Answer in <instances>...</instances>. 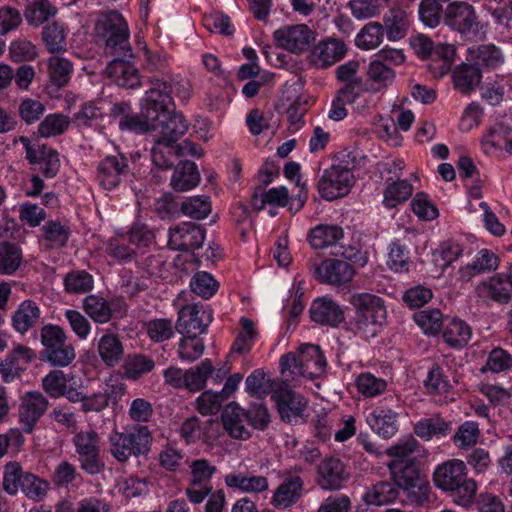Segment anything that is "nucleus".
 <instances>
[{
    "mask_svg": "<svg viewBox=\"0 0 512 512\" xmlns=\"http://www.w3.org/2000/svg\"><path fill=\"white\" fill-rule=\"evenodd\" d=\"M479 436L478 424L473 421H466L458 427L457 432L453 436V441L457 447L467 449L477 443Z\"/></svg>",
    "mask_w": 512,
    "mask_h": 512,
    "instance_id": "obj_58",
    "label": "nucleus"
},
{
    "mask_svg": "<svg viewBox=\"0 0 512 512\" xmlns=\"http://www.w3.org/2000/svg\"><path fill=\"white\" fill-rule=\"evenodd\" d=\"M151 442V432L145 425H137L126 432H114L109 437L110 452L119 462L147 454Z\"/></svg>",
    "mask_w": 512,
    "mask_h": 512,
    "instance_id": "obj_6",
    "label": "nucleus"
},
{
    "mask_svg": "<svg viewBox=\"0 0 512 512\" xmlns=\"http://www.w3.org/2000/svg\"><path fill=\"white\" fill-rule=\"evenodd\" d=\"M48 248H61L69 238V229L56 221H48L42 228Z\"/></svg>",
    "mask_w": 512,
    "mask_h": 512,
    "instance_id": "obj_57",
    "label": "nucleus"
},
{
    "mask_svg": "<svg viewBox=\"0 0 512 512\" xmlns=\"http://www.w3.org/2000/svg\"><path fill=\"white\" fill-rule=\"evenodd\" d=\"M190 286L194 293L208 299L216 293L218 283L207 272H198L192 278Z\"/></svg>",
    "mask_w": 512,
    "mask_h": 512,
    "instance_id": "obj_64",
    "label": "nucleus"
},
{
    "mask_svg": "<svg viewBox=\"0 0 512 512\" xmlns=\"http://www.w3.org/2000/svg\"><path fill=\"white\" fill-rule=\"evenodd\" d=\"M358 392L365 397H376L382 394L387 388V382L378 378L372 373H362L356 379Z\"/></svg>",
    "mask_w": 512,
    "mask_h": 512,
    "instance_id": "obj_55",
    "label": "nucleus"
},
{
    "mask_svg": "<svg viewBox=\"0 0 512 512\" xmlns=\"http://www.w3.org/2000/svg\"><path fill=\"white\" fill-rule=\"evenodd\" d=\"M240 326L241 329L232 345V352L243 354L251 350L257 330L254 322L246 317L240 319Z\"/></svg>",
    "mask_w": 512,
    "mask_h": 512,
    "instance_id": "obj_51",
    "label": "nucleus"
},
{
    "mask_svg": "<svg viewBox=\"0 0 512 512\" xmlns=\"http://www.w3.org/2000/svg\"><path fill=\"white\" fill-rule=\"evenodd\" d=\"M128 161L123 155L107 156L98 168V177L101 185L106 189L115 188L121 177L128 174Z\"/></svg>",
    "mask_w": 512,
    "mask_h": 512,
    "instance_id": "obj_20",
    "label": "nucleus"
},
{
    "mask_svg": "<svg viewBox=\"0 0 512 512\" xmlns=\"http://www.w3.org/2000/svg\"><path fill=\"white\" fill-rule=\"evenodd\" d=\"M303 491V480L289 475L274 492L272 504L277 508H287L298 501Z\"/></svg>",
    "mask_w": 512,
    "mask_h": 512,
    "instance_id": "obj_27",
    "label": "nucleus"
},
{
    "mask_svg": "<svg viewBox=\"0 0 512 512\" xmlns=\"http://www.w3.org/2000/svg\"><path fill=\"white\" fill-rule=\"evenodd\" d=\"M398 414L391 409L376 408L370 416L369 423L378 434L390 438L397 431L396 418Z\"/></svg>",
    "mask_w": 512,
    "mask_h": 512,
    "instance_id": "obj_39",
    "label": "nucleus"
},
{
    "mask_svg": "<svg viewBox=\"0 0 512 512\" xmlns=\"http://www.w3.org/2000/svg\"><path fill=\"white\" fill-rule=\"evenodd\" d=\"M179 342L178 353L182 360L195 361L199 359L205 350L204 342L198 334H183Z\"/></svg>",
    "mask_w": 512,
    "mask_h": 512,
    "instance_id": "obj_54",
    "label": "nucleus"
},
{
    "mask_svg": "<svg viewBox=\"0 0 512 512\" xmlns=\"http://www.w3.org/2000/svg\"><path fill=\"white\" fill-rule=\"evenodd\" d=\"M56 8L49 0H27L25 19L32 26H39L56 14Z\"/></svg>",
    "mask_w": 512,
    "mask_h": 512,
    "instance_id": "obj_41",
    "label": "nucleus"
},
{
    "mask_svg": "<svg viewBox=\"0 0 512 512\" xmlns=\"http://www.w3.org/2000/svg\"><path fill=\"white\" fill-rule=\"evenodd\" d=\"M149 83L154 84L161 93L160 96H156L155 100L158 102L163 100V107L159 111L161 115H158L157 120L153 123L155 128L152 131L159 133L155 139L166 143H177L179 138L186 133L188 123L182 114L170 112L168 109V105L172 102V85L156 76L150 78Z\"/></svg>",
    "mask_w": 512,
    "mask_h": 512,
    "instance_id": "obj_4",
    "label": "nucleus"
},
{
    "mask_svg": "<svg viewBox=\"0 0 512 512\" xmlns=\"http://www.w3.org/2000/svg\"><path fill=\"white\" fill-rule=\"evenodd\" d=\"M47 70L50 83L62 88L70 81L73 65L68 59L54 55L48 59Z\"/></svg>",
    "mask_w": 512,
    "mask_h": 512,
    "instance_id": "obj_37",
    "label": "nucleus"
},
{
    "mask_svg": "<svg viewBox=\"0 0 512 512\" xmlns=\"http://www.w3.org/2000/svg\"><path fill=\"white\" fill-rule=\"evenodd\" d=\"M205 240V230L192 222H184L169 229L168 246L187 252L198 249Z\"/></svg>",
    "mask_w": 512,
    "mask_h": 512,
    "instance_id": "obj_13",
    "label": "nucleus"
},
{
    "mask_svg": "<svg viewBox=\"0 0 512 512\" xmlns=\"http://www.w3.org/2000/svg\"><path fill=\"white\" fill-rule=\"evenodd\" d=\"M280 368L286 381H294L297 377L314 379L325 373L326 360L319 346L302 344L297 351L281 357Z\"/></svg>",
    "mask_w": 512,
    "mask_h": 512,
    "instance_id": "obj_3",
    "label": "nucleus"
},
{
    "mask_svg": "<svg viewBox=\"0 0 512 512\" xmlns=\"http://www.w3.org/2000/svg\"><path fill=\"white\" fill-rule=\"evenodd\" d=\"M413 187L407 180L388 179V185L384 192V204L388 208H394L406 201L412 195Z\"/></svg>",
    "mask_w": 512,
    "mask_h": 512,
    "instance_id": "obj_42",
    "label": "nucleus"
},
{
    "mask_svg": "<svg viewBox=\"0 0 512 512\" xmlns=\"http://www.w3.org/2000/svg\"><path fill=\"white\" fill-rule=\"evenodd\" d=\"M311 319L320 324L337 326L344 320V314L339 305L328 298L316 299L310 308Z\"/></svg>",
    "mask_w": 512,
    "mask_h": 512,
    "instance_id": "obj_25",
    "label": "nucleus"
},
{
    "mask_svg": "<svg viewBox=\"0 0 512 512\" xmlns=\"http://www.w3.org/2000/svg\"><path fill=\"white\" fill-rule=\"evenodd\" d=\"M354 274L351 264L338 259H326L315 269V276L320 282L336 286L349 283Z\"/></svg>",
    "mask_w": 512,
    "mask_h": 512,
    "instance_id": "obj_17",
    "label": "nucleus"
},
{
    "mask_svg": "<svg viewBox=\"0 0 512 512\" xmlns=\"http://www.w3.org/2000/svg\"><path fill=\"white\" fill-rule=\"evenodd\" d=\"M444 23L462 35L476 33L479 25L474 7L461 1L447 5L444 11Z\"/></svg>",
    "mask_w": 512,
    "mask_h": 512,
    "instance_id": "obj_12",
    "label": "nucleus"
},
{
    "mask_svg": "<svg viewBox=\"0 0 512 512\" xmlns=\"http://www.w3.org/2000/svg\"><path fill=\"white\" fill-rule=\"evenodd\" d=\"M399 490L392 481H379L367 489L363 501L367 505L381 506L395 501Z\"/></svg>",
    "mask_w": 512,
    "mask_h": 512,
    "instance_id": "obj_33",
    "label": "nucleus"
},
{
    "mask_svg": "<svg viewBox=\"0 0 512 512\" xmlns=\"http://www.w3.org/2000/svg\"><path fill=\"white\" fill-rule=\"evenodd\" d=\"M70 378L62 370H52L42 379V388L51 398H60Z\"/></svg>",
    "mask_w": 512,
    "mask_h": 512,
    "instance_id": "obj_56",
    "label": "nucleus"
},
{
    "mask_svg": "<svg viewBox=\"0 0 512 512\" xmlns=\"http://www.w3.org/2000/svg\"><path fill=\"white\" fill-rule=\"evenodd\" d=\"M95 37L104 45V52L111 57H133L127 21L117 11L99 15L95 22Z\"/></svg>",
    "mask_w": 512,
    "mask_h": 512,
    "instance_id": "obj_1",
    "label": "nucleus"
},
{
    "mask_svg": "<svg viewBox=\"0 0 512 512\" xmlns=\"http://www.w3.org/2000/svg\"><path fill=\"white\" fill-rule=\"evenodd\" d=\"M94 286L92 275L84 270H74L64 277V287L68 293L83 294L91 291Z\"/></svg>",
    "mask_w": 512,
    "mask_h": 512,
    "instance_id": "obj_52",
    "label": "nucleus"
},
{
    "mask_svg": "<svg viewBox=\"0 0 512 512\" xmlns=\"http://www.w3.org/2000/svg\"><path fill=\"white\" fill-rule=\"evenodd\" d=\"M347 52L343 41L330 38L319 42L312 51V63L319 68H327L341 60Z\"/></svg>",
    "mask_w": 512,
    "mask_h": 512,
    "instance_id": "obj_23",
    "label": "nucleus"
},
{
    "mask_svg": "<svg viewBox=\"0 0 512 512\" xmlns=\"http://www.w3.org/2000/svg\"><path fill=\"white\" fill-rule=\"evenodd\" d=\"M480 69L471 64H462L452 73L453 85L460 93L467 95L474 91L481 83Z\"/></svg>",
    "mask_w": 512,
    "mask_h": 512,
    "instance_id": "obj_31",
    "label": "nucleus"
},
{
    "mask_svg": "<svg viewBox=\"0 0 512 512\" xmlns=\"http://www.w3.org/2000/svg\"><path fill=\"white\" fill-rule=\"evenodd\" d=\"M498 266L499 257L488 249H482L471 264L461 268L460 275L462 279L469 281L475 275L495 271Z\"/></svg>",
    "mask_w": 512,
    "mask_h": 512,
    "instance_id": "obj_32",
    "label": "nucleus"
},
{
    "mask_svg": "<svg viewBox=\"0 0 512 512\" xmlns=\"http://www.w3.org/2000/svg\"><path fill=\"white\" fill-rule=\"evenodd\" d=\"M225 483L228 487L248 493H258L268 489V480L264 476L229 474L225 477Z\"/></svg>",
    "mask_w": 512,
    "mask_h": 512,
    "instance_id": "obj_38",
    "label": "nucleus"
},
{
    "mask_svg": "<svg viewBox=\"0 0 512 512\" xmlns=\"http://www.w3.org/2000/svg\"><path fill=\"white\" fill-rule=\"evenodd\" d=\"M436 487L450 492L454 501L464 507L475 499L477 484L466 476V465L458 459L448 460L439 465L433 474Z\"/></svg>",
    "mask_w": 512,
    "mask_h": 512,
    "instance_id": "obj_2",
    "label": "nucleus"
},
{
    "mask_svg": "<svg viewBox=\"0 0 512 512\" xmlns=\"http://www.w3.org/2000/svg\"><path fill=\"white\" fill-rule=\"evenodd\" d=\"M42 37L47 49L51 53L65 49V31L58 23L54 22L44 27Z\"/></svg>",
    "mask_w": 512,
    "mask_h": 512,
    "instance_id": "obj_63",
    "label": "nucleus"
},
{
    "mask_svg": "<svg viewBox=\"0 0 512 512\" xmlns=\"http://www.w3.org/2000/svg\"><path fill=\"white\" fill-rule=\"evenodd\" d=\"M34 358V352L26 346L18 345L0 362V373L4 382H12L19 377L25 366Z\"/></svg>",
    "mask_w": 512,
    "mask_h": 512,
    "instance_id": "obj_21",
    "label": "nucleus"
},
{
    "mask_svg": "<svg viewBox=\"0 0 512 512\" xmlns=\"http://www.w3.org/2000/svg\"><path fill=\"white\" fill-rule=\"evenodd\" d=\"M387 454L405 463H413L414 459L424 454V449L415 438L409 437L388 448Z\"/></svg>",
    "mask_w": 512,
    "mask_h": 512,
    "instance_id": "obj_44",
    "label": "nucleus"
},
{
    "mask_svg": "<svg viewBox=\"0 0 512 512\" xmlns=\"http://www.w3.org/2000/svg\"><path fill=\"white\" fill-rule=\"evenodd\" d=\"M151 156L155 166L163 170L170 169L177 157L181 156V148L178 143H166L155 139Z\"/></svg>",
    "mask_w": 512,
    "mask_h": 512,
    "instance_id": "obj_35",
    "label": "nucleus"
},
{
    "mask_svg": "<svg viewBox=\"0 0 512 512\" xmlns=\"http://www.w3.org/2000/svg\"><path fill=\"white\" fill-rule=\"evenodd\" d=\"M408 18L405 11L391 9L384 17V26L390 41L404 38L408 30Z\"/></svg>",
    "mask_w": 512,
    "mask_h": 512,
    "instance_id": "obj_40",
    "label": "nucleus"
},
{
    "mask_svg": "<svg viewBox=\"0 0 512 512\" xmlns=\"http://www.w3.org/2000/svg\"><path fill=\"white\" fill-rule=\"evenodd\" d=\"M283 378V382L273 391L272 398L276 402L282 420L292 422L300 417L306 407L304 398L293 391Z\"/></svg>",
    "mask_w": 512,
    "mask_h": 512,
    "instance_id": "obj_14",
    "label": "nucleus"
},
{
    "mask_svg": "<svg viewBox=\"0 0 512 512\" xmlns=\"http://www.w3.org/2000/svg\"><path fill=\"white\" fill-rule=\"evenodd\" d=\"M276 45L289 52L301 54L315 41L314 32L305 24L286 26L273 33Z\"/></svg>",
    "mask_w": 512,
    "mask_h": 512,
    "instance_id": "obj_11",
    "label": "nucleus"
},
{
    "mask_svg": "<svg viewBox=\"0 0 512 512\" xmlns=\"http://www.w3.org/2000/svg\"><path fill=\"white\" fill-rule=\"evenodd\" d=\"M222 422L227 433L235 439L246 440L250 431L245 427L247 422L245 410L236 403H230L222 413Z\"/></svg>",
    "mask_w": 512,
    "mask_h": 512,
    "instance_id": "obj_26",
    "label": "nucleus"
},
{
    "mask_svg": "<svg viewBox=\"0 0 512 512\" xmlns=\"http://www.w3.org/2000/svg\"><path fill=\"white\" fill-rule=\"evenodd\" d=\"M67 336L62 328L56 325H46L41 329V342L44 350L42 360L52 366L66 367L70 365L76 352L72 344L66 342Z\"/></svg>",
    "mask_w": 512,
    "mask_h": 512,
    "instance_id": "obj_7",
    "label": "nucleus"
},
{
    "mask_svg": "<svg viewBox=\"0 0 512 512\" xmlns=\"http://www.w3.org/2000/svg\"><path fill=\"white\" fill-rule=\"evenodd\" d=\"M214 372L211 360L205 359L197 367L185 371V388L196 392L205 387L207 377Z\"/></svg>",
    "mask_w": 512,
    "mask_h": 512,
    "instance_id": "obj_45",
    "label": "nucleus"
},
{
    "mask_svg": "<svg viewBox=\"0 0 512 512\" xmlns=\"http://www.w3.org/2000/svg\"><path fill=\"white\" fill-rule=\"evenodd\" d=\"M452 429L450 422H445L440 417H434L419 421L415 427V434L425 440H430L433 436L447 435Z\"/></svg>",
    "mask_w": 512,
    "mask_h": 512,
    "instance_id": "obj_48",
    "label": "nucleus"
},
{
    "mask_svg": "<svg viewBox=\"0 0 512 512\" xmlns=\"http://www.w3.org/2000/svg\"><path fill=\"white\" fill-rule=\"evenodd\" d=\"M353 184L354 175L350 169L332 166L319 180L318 190L323 198L331 201L347 195Z\"/></svg>",
    "mask_w": 512,
    "mask_h": 512,
    "instance_id": "obj_10",
    "label": "nucleus"
},
{
    "mask_svg": "<svg viewBox=\"0 0 512 512\" xmlns=\"http://www.w3.org/2000/svg\"><path fill=\"white\" fill-rule=\"evenodd\" d=\"M49 406L48 399L39 391H29L20 399L19 421L23 431L31 433Z\"/></svg>",
    "mask_w": 512,
    "mask_h": 512,
    "instance_id": "obj_15",
    "label": "nucleus"
},
{
    "mask_svg": "<svg viewBox=\"0 0 512 512\" xmlns=\"http://www.w3.org/2000/svg\"><path fill=\"white\" fill-rule=\"evenodd\" d=\"M49 483L31 473H26L22 480V492L34 501H41L47 495Z\"/></svg>",
    "mask_w": 512,
    "mask_h": 512,
    "instance_id": "obj_60",
    "label": "nucleus"
},
{
    "mask_svg": "<svg viewBox=\"0 0 512 512\" xmlns=\"http://www.w3.org/2000/svg\"><path fill=\"white\" fill-rule=\"evenodd\" d=\"M367 78L371 82L369 90L379 92L393 83L395 72L381 60H374L368 66Z\"/></svg>",
    "mask_w": 512,
    "mask_h": 512,
    "instance_id": "obj_36",
    "label": "nucleus"
},
{
    "mask_svg": "<svg viewBox=\"0 0 512 512\" xmlns=\"http://www.w3.org/2000/svg\"><path fill=\"white\" fill-rule=\"evenodd\" d=\"M475 59L479 65L491 69L501 66L505 61L502 51L492 44L479 46L476 50Z\"/></svg>",
    "mask_w": 512,
    "mask_h": 512,
    "instance_id": "obj_62",
    "label": "nucleus"
},
{
    "mask_svg": "<svg viewBox=\"0 0 512 512\" xmlns=\"http://www.w3.org/2000/svg\"><path fill=\"white\" fill-rule=\"evenodd\" d=\"M159 89L154 85L150 84L149 90L146 92V96L142 103V109L140 115H131L121 119L119 126L121 129H129L135 132H149L152 131L155 126L153 123L157 120L159 111L163 107V100L158 102L156 96H160Z\"/></svg>",
    "mask_w": 512,
    "mask_h": 512,
    "instance_id": "obj_9",
    "label": "nucleus"
},
{
    "mask_svg": "<svg viewBox=\"0 0 512 512\" xmlns=\"http://www.w3.org/2000/svg\"><path fill=\"white\" fill-rule=\"evenodd\" d=\"M181 211L191 218L204 219L211 212L209 198L204 196L190 197L181 204Z\"/></svg>",
    "mask_w": 512,
    "mask_h": 512,
    "instance_id": "obj_59",
    "label": "nucleus"
},
{
    "mask_svg": "<svg viewBox=\"0 0 512 512\" xmlns=\"http://www.w3.org/2000/svg\"><path fill=\"white\" fill-rule=\"evenodd\" d=\"M212 321V312L203 305H186L180 309L177 330L181 334H202Z\"/></svg>",
    "mask_w": 512,
    "mask_h": 512,
    "instance_id": "obj_16",
    "label": "nucleus"
},
{
    "mask_svg": "<svg viewBox=\"0 0 512 512\" xmlns=\"http://www.w3.org/2000/svg\"><path fill=\"white\" fill-rule=\"evenodd\" d=\"M22 262V251L15 244L0 243V274H12Z\"/></svg>",
    "mask_w": 512,
    "mask_h": 512,
    "instance_id": "obj_49",
    "label": "nucleus"
},
{
    "mask_svg": "<svg viewBox=\"0 0 512 512\" xmlns=\"http://www.w3.org/2000/svg\"><path fill=\"white\" fill-rule=\"evenodd\" d=\"M130 58L113 57L106 68V73L118 86L134 89L140 86L141 80L137 68L130 63Z\"/></svg>",
    "mask_w": 512,
    "mask_h": 512,
    "instance_id": "obj_19",
    "label": "nucleus"
},
{
    "mask_svg": "<svg viewBox=\"0 0 512 512\" xmlns=\"http://www.w3.org/2000/svg\"><path fill=\"white\" fill-rule=\"evenodd\" d=\"M389 468L392 470V482L396 484L397 489L405 491L412 502L420 504L427 499L429 487L420 478L414 463L395 460L389 465Z\"/></svg>",
    "mask_w": 512,
    "mask_h": 512,
    "instance_id": "obj_8",
    "label": "nucleus"
},
{
    "mask_svg": "<svg viewBox=\"0 0 512 512\" xmlns=\"http://www.w3.org/2000/svg\"><path fill=\"white\" fill-rule=\"evenodd\" d=\"M343 237V230L338 226H318L311 230L309 242L314 249L335 246Z\"/></svg>",
    "mask_w": 512,
    "mask_h": 512,
    "instance_id": "obj_43",
    "label": "nucleus"
},
{
    "mask_svg": "<svg viewBox=\"0 0 512 512\" xmlns=\"http://www.w3.org/2000/svg\"><path fill=\"white\" fill-rule=\"evenodd\" d=\"M413 318L425 334L436 335L442 329L443 315L439 309L418 311Z\"/></svg>",
    "mask_w": 512,
    "mask_h": 512,
    "instance_id": "obj_53",
    "label": "nucleus"
},
{
    "mask_svg": "<svg viewBox=\"0 0 512 512\" xmlns=\"http://www.w3.org/2000/svg\"><path fill=\"white\" fill-rule=\"evenodd\" d=\"M443 337L448 345L463 347L471 338V328L464 321L453 319L445 328Z\"/></svg>",
    "mask_w": 512,
    "mask_h": 512,
    "instance_id": "obj_46",
    "label": "nucleus"
},
{
    "mask_svg": "<svg viewBox=\"0 0 512 512\" xmlns=\"http://www.w3.org/2000/svg\"><path fill=\"white\" fill-rule=\"evenodd\" d=\"M383 36V25L378 22H370L357 34L355 43L363 50H371L377 48L381 44Z\"/></svg>",
    "mask_w": 512,
    "mask_h": 512,
    "instance_id": "obj_47",
    "label": "nucleus"
},
{
    "mask_svg": "<svg viewBox=\"0 0 512 512\" xmlns=\"http://www.w3.org/2000/svg\"><path fill=\"white\" fill-rule=\"evenodd\" d=\"M348 477L345 465L338 458H325L317 466L316 482L324 490H339Z\"/></svg>",
    "mask_w": 512,
    "mask_h": 512,
    "instance_id": "obj_18",
    "label": "nucleus"
},
{
    "mask_svg": "<svg viewBox=\"0 0 512 512\" xmlns=\"http://www.w3.org/2000/svg\"><path fill=\"white\" fill-rule=\"evenodd\" d=\"M155 363L149 356L143 354L128 355L124 363V373L127 378L137 380L143 374L154 369Z\"/></svg>",
    "mask_w": 512,
    "mask_h": 512,
    "instance_id": "obj_50",
    "label": "nucleus"
},
{
    "mask_svg": "<svg viewBox=\"0 0 512 512\" xmlns=\"http://www.w3.org/2000/svg\"><path fill=\"white\" fill-rule=\"evenodd\" d=\"M476 293L482 299H491L500 304H507L512 298V280L502 274H497L479 284Z\"/></svg>",
    "mask_w": 512,
    "mask_h": 512,
    "instance_id": "obj_22",
    "label": "nucleus"
},
{
    "mask_svg": "<svg viewBox=\"0 0 512 512\" xmlns=\"http://www.w3.org/2000/svg\"><path fill=\"white\" fill-rule=\"evenodd\" d=\"M200 180V175L197 166L194 162L184 161L176 167L171 185L176 191H187L194 188Z\"/></svg>",
    "mask_w": 512,
    "mask_h": 512,
    "instance_id": "obj_34",
    "label": "nucleus"
},
{
    "mask_svg": "<svg viewBox=\"0 0 512 512\" xmlns=\"http://www.w3.org/2000/svg\"><path fill=\"white\" fill-rule=\"evenodd\" d=\"M28 161L46 178H54L61 166L59 153L46 145H38L36 152L28 151Z\"/></svg>",
    "mask_w": 512,
    "mask_h": 512,
    "instance_id": "obj_24",
    "label": "nucleus"
},
{
    "mask_svg": "<svg viewBox=\"0 0 512 512\" xmlns=\"http://www.w3.org/2000/svg\"><path fill=\"white\" fill-rule=\"evenodd\" d=\"M41 316L40 308L31 300L23 301L12 316V326L20 334L24 335L35 327Z\"/></svg>",
    "mask_w": 512,
    "mask_h": 512,
    "instance_id": "obj_30",
    "label": "nucleus"
},
{
    "mask_svg": "<svg viewBox=\"0 0 512 512\" xmlns=\"http://www.w3.org/2000/svg\"><path fill=\"white\" fill-rule=\"evenodd\" d=\"M25 474L26 473L22 471V468L18 462L7 463L4 468V490L10 495L17 494L19 489L22 490V480L24 479Z\"/></svg>",
    "mask_w": 512,
    "mask_h": 512,
    "instance_id": "obj_61",
    "label": "nucleus"
},
{
    "mask_svg": "<svg viewBox=\"0 0 512 512\" xmlns=\"http://www.w3.org/2000/svg\"><path fill=\"white\" fill-rule=\"evenodd\" d=\"M350 303L355 308L356 329L366 336H374L377 333V327H380L386 319L384 301L370 293H357L350 297Z\"/></svg>",
    "mask_w": 512,
    "mask_h": 512,
    "instance_id": "obj_5",
    "label": "nucleus"
},
{
    "mask_svg": "<svg viewBox=\"0 0 512 512\" xmlns=\"http://www.w3.org/2000/svg\"><path fill=\"white\" fill-rule=\"evenodd\" d=\"M82 308L91 320L101 325L108 323L116 311L113 303L102 296L94 294L88 295L83 299Z\"/></svg>",
    "mask_w": 512,
    "mask_h": 512,
    "instance_id": "obj_28",
    "label": "nucleus"
},
{
    "mask_svg": "<svg viewBox=\"0 0 512 512\" xmlns=\"http://www.w3.org/2000/svg\"><path fill=\"white\" fill-rule=\"evenodd\" d=\"M97 349L101 360L110 367L118 365L124 356V346L119 336L110 331L98 340Z\"/></svg>",
    "mask_w": 512,
    "mask_h": 512,
    "instance_id": "obj_29",
    "label": "nucleus"
}]
</instances>
